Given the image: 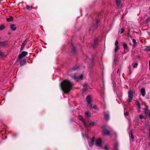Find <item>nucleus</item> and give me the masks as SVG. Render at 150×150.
I'll return each mask as SVG.
<instances>
[{
    "instance_id": "34",
    "label": "nucleus",
    "mask_w": 150,
    "mask_h": 150,
    "mask_svg": "<svg viewBox=\"0 0 150 150\" xmlns=\"http://www.w3.org/2000/svg\"><path fill=\"white\" fill-rule=\"evenodd\" d=\"M146 21H150V17H149L146 19Z\"/></svg>"
},
{
    "instance_id": "13",
    "label": "nucleus",
    "mask_w": 150,
    "mask_h": 150,
    "mask_svg": "<svg viewBox=\"0 0 150 150\" xmlns=\"http://www.w3.org/2000/svg\"><path fill=\"white\" fill-rule=\"evenodd\" d=\"M26 63V60L25 59H24L21 61L20 65L21 66H23Z\"/></svg>"
},
{
    "instance_id": "6",
    "label": "nucleus",
    "mask_w": 150,
    "mask_h": 150,
    "mask_svg": "<svg viewBox=\"0 0 150 150\" xmlns=\"http://www.w3.org/2000/svg\"><path fill=\"white\" fill-rule=\"evenodd\" d=\"M28 52L25 51L22 52L18 56L19 59H21L23 57L25 56L27 54Z\"/></svg>"
},
{
    "instance_id": "4",
    "label": "nucleus",
    "mask_w": 150,
    "mask_h": 150,
    "mask_svg": "<svg viewBox=\"0 0 150 150\" xmlns=\"http://www.w3.org/2000/svg\"><path fill=\"white\" fill-rule=\"evenodd\" d=\"M79 119L83 123L85 127H88V126L87 125V124L85 122L84 119L82 116H79Z\"/></svg>"
},
{
    "instance_id": "26",
    "label": "nucleus",
    "mask_w": 150,
    "mask_h": 150,
    "mask_svg": "<svg viewBox=\"0 0 150 150\" xmlns=\"http://www.w3.org/2000/svg\"><path fill=\"white\" fill-rule=\"evenodd\" d=\"M132 42L134 45H137V42L134 39H133Z\"/></svg>"
},
{
    "instance_id": "14",
    "label": "nucleus",
    "mask_w": 150,
    "mask_h": 150,
    "mask_svg": "<svg viewBox=\"0 0 150 150\" xmlns=\"http://www.w3.org/2000/svg\"><path fill=\"white\" fill-rule=\"evenodd\" d=\"M11 30L15 31L16 29V27L14 24H12L11 25Z\"/></svg>"
},
{
    "instance_id": "2",
    "label": "nucleus",
    "mask_w": 150,
    "mask_h": 150,
    "mask_svg": "<svg viewBox=\"0 0 150 150\" xmlns=\"http://www.w3.org/2000/svg\"><path fill=\"white\" fill-rule=\"evenodd\" d=\"M132 91H129L128 93V97L129 101H131L132 99L133 95Z\"/></svg>"
},
{
    "instance_id": "1",
    "label": "nucleus",
    "mask_w": 150,
    "mask_h": 150,
    "mask_svg": "<svg viewBox=\"0 0 150 150\" xmlns=\"http://www.w3.org/2000/svg\"><path fill=\"white\" fill-rule=\"evenodd\" d=\"M61 86L63 91L65 93H68L71 89L73 85L69 81L65 80L61 83Z\"/></svg>"
},
{
    "instance_id": "41",
    "label": "nucleus",
    "mask_w": 150,
    "mask_h": 150,
    "mask_svg": "<svg viewBox=\"0 0 150 150\" xmlns=\"http://www.w3.org/2000/svg\"><path fill=\"white\" fill-rule=\"evenodd\" d=\"M149 63H150V60H149Z\"/></svg>"
},
{
    "instance_id": "28",
    "label": "nucleus",
    "mask_w": 150,
    "mask_h": 150,
    "mask_svg": "<svg viewBox=\"0 0 150 150\" xmlns=\"http://www.w3.org/2000/svg\"><path fill=\"white\" fill-rule=\"evenodd\" d=\"M137 108L138 110H139L140 109V105L139 103L137 104Z\"/></svg>"
},
{
    "instance_id": "5",
    "label": "nucleus",
    "mask_w": 150,
    "mask_h": 150,
    "mask_svg": "<svg viewBox=\"0 0 150 150\" xmlns=\"http://www.w3.org/2000/svg\"><path fill=\"white\" fill-rule=\"evenodd\" d=\"M72 78L74 79L76 81H77L80 79H81L83 77V75H81L79 76L76 77L75 76H73L72 77Z\"/></svg>"
},
{
    "instance_id": "10",
    "label": "nucleus",
    "mask_w": 150,
    "mask_h": 150,
    "mask_svg": "<svg viewBox=\"0 0 150 150\" xmlns=\"http://www.w3.org/2000/svg\"><path fill=\"white\" fill-rule=\"evenodd\" d=\"M140 91L142 96L143 97H144L146 94L145 89L143 88H141L140 90Z\"/></svg>"
},
{
    "instance_id": "24",
    "label": "nucleus",
    "mask_w": 150,
    "mask_h": 150,
    "mask_svg": "<svg viewBox=\"0 0 150 150\" xmlns=\"http://www.w3.org/2000/svg\"><path fill=\"white\" fill-rule=\"evenodd\" d=\"M26 8L29 10H30L32 9V6H27Z\"/></svg>"
},
{
    "instance_id": "9",
    "label": "nucleus",
    "mask_w": 150,
    "mask_h": 150,
    "mask_svg": "<svg viewBox=\"0 0 150 150\" xmlns=\"http://www.w3.org/2000/svg\"><path fill=\"white\" fill-rule=\"evenodd\" d=\"M95 138L93 137L91 139L89 143V145L90 147L92 146L93 144Z\"/></svg>"
},
{
    "instance_id": "8",
    "label": "nucleus",
    "mask_w": 150,
    "mask_h": 150,
    "mask_svg": "<svg viewBox=\"0 0 150 150\" xmlns=\"http://www.w3.org/2000/svg\"><path fill=\"white\" fill-rule=\"evenodd\" d=\"M96 145L98 146H101L102 141L99 138L96 140Z\"/></svg>"
},
{
    "instance_id": "44",
    "label": "nucleus",
    "mask_w": 150,
    "mask_h": 150,
    "mask_svg": "<svg viewBox=\"0 0 150 150\" xmlns=\"http://www.w3.org/2000/svg\"><path fill=\"white\" fill-rule=\"evenodd\" d=\"M149 17H150V16Z\"/></svg>"
},
{
    "instance_id": "18",
    "label": "nucleus",
    "mask_w": 150,
    "mask_h": 150,
    "mask_svg": "<svg viewBox=\"0 0 150 150\" xmlns=\"http://www.w3.org/2000/svg\"><path fill=\"white\" fill-rule=\"evenodd\" d=\"M6 20L10 22V21H12L13 20V19L12 17L11 16H10V18H7L6 19Z\"/></svg>"
},
{
    "instance_id": "33",
    "label": "nucleus",
    "mask_w": 150,
    "mask_h": 150,
    "mask_svg": "<svg viewBox=\"0 0 150 150\" xmlns=\"http://www.w3.org/2000/svg\"><path fill=\"white\" fill-rule=\"evenodd\" d=\"M93 108L95 109H97V107L96 105L93 106Z\"/></svg>"
},
{
    "instance_id": "31",
    "label": "nucleus",
    "mask_w": 150,
    "mask_h": 150,
    "mask_svg": "<svg viewBox=\"0 0 150 150\" xmlns=\"http://www.w3.org/2000/svg\"><path fill=\"white\" fill-rule=\"evenodd\" d=\"M139 118L140 119H142L144 118V117L142 115H140L139 116Z\"/></svg>"
},
{
    "instance_id": "16",
    "label": "nucleus",
    "mask_w": 150,
    "mask_h": 150,
    "mask_svg": "<svg viewBox=\"0 0 150 150\" xmlns=\"http://www.w3.org/2000/svg\"><path fill=\"white\" fill-rule=\"evenodd\" d=\"M85 115L87 117H90L91 116L90 113L88 111L85 112Z\"/></svg>"
},
{
    "instance_id": "15",
    "label": "nucleus",
    "mask_w": 150,
    "mask_h": 150,
    "mask_svg": "<svg viewBox=\"0 0 150 150\" xmlns=\"http://www.w3.org/2000/svg\"><path fill=\"white\" fill-rule=\"evenodd\" d=\"M96 124V123L93 121L89 123V126L90 127H93Z\"/></svg>"
},
{
    "instance_id": "21",
    "label": "nucleus",
    "mask_w": 150,
    "mask_h": 150,
    "mask_svg": "<svg viewBox=\"0 0 150 150\" xmlns=\"http://www.w3.org/2000/svg\"><path fill=\"white\" fill-rule=\"evenodd\" d=\"M5 28L4 26L3 25H0V30H2L4 29Z\"/></svg>"
},
{
    "instance_id": "29",
    "label": "nucleus",
    "mask_w": 150,
    "mask_h": 150,
    "mask_svg": "<svg viewBox=\"0 0 150 150\" xmlns=\"http://www.w3.org/2000/svg\"><path fill=\"white\" fill-rule=\"evenodd\" d=\"M118 41L117 40H116L115 43V46H118Z\"/></svg>"
},
{
    "instance_id": "17",
    "label": "nucleus",
    "mask_w": 150,
    "mask_h": 150,
    "mask_svg": "<svg viewBox=\"0 0 150 150\" xmlns=\"http://www.w3.org/2000/svg\"><path fill=\"white\" fill-rule=\"evenodd\" d=\"M129 134L130 137L132 139L134 138V136L132 134V130H131L129 131Z\"/></svg>"
},
{
    "instance_id": "40",
    "label": "nucleus",
    "mask_w": 150,
    "mask_h": 150,
    "mask_svg": "<svg viewBox=\"0 0 150 150\" xmlns=\"http://www.w3.org/2000/svg\"><path fill=\"white\" fill-rule=\"evenodd\" d=\"M2 53V52H0V54H1Z\"/></svg>"
},
{
    "instance_id": "23",
    "label": "nucleus",
    "mask_w": 150,
    "mask_h": 150,
    "mask_svg": "<svg viewBox=\"0 0 150 150\" xmlns=\"http://www.w3.org/2000/svg\"><path fill=\"white\" fill-rule=\"evenodd\" d=\"M123 46L124 49H127V45L125 43H123Z\"/></svg>"
},
{
    "instance_id": "27",
    "label": "nucleus",
    "mask_w": 150,
    "mask_h": 150,
    "mask_svg": "<svg viewBox=\"0 0 150 150\" xmlns=\"http://www.w3.org/2000/svg\"><path fill=\"white\" fill-rule=\"evenodd\" d=\"M138 65V64L137 63H135L133 65V67H134V68H136L137 67V66Z\"/></svg>"
},
{
    "instance_id": "30",
    "label": "nucleus",
    "mask_w": 150,
    "mask_h": 150,
    "mask_svg": "<svg viewBox=\"0 0 150 150\" xmlns=\"http://www.w3.org/2000/svg\"><path fill=\"white\" fill-rule=\"evenodd\" d=\"M124 31V30L122 28H121L120 30V33H122Z\"/></svg>"
},
{
    "instance_id": "20",
    "label": "nucleus",
    "mask_w": 150,
    "mask_h": 150,
    "mask_svg": "<svg viewBox=\"0 0 150 150\" xmlns=\"http://www.w3.org/2000/svg\"><path fill=\"white\" fill-rule=\"evenodd\" d=\"M6 44V42H0V46H4Z\"/></svg>"
},
{
    "instance_id": "22",
    "label": "nucleus",
    "mask_w": 150,
    "mask_h": 150,
    "mask_svg": "<svg viewBox=\"0 0 150 150\" xmlns=\"http://www.w3.org/2000/svg\"><path fill=\"white\" fill-rule=\"evenodd\" d=\"M105 118L106 120H108L109 119V116L108 115L105 114Z\"/></svg>"
},
{
    "instance_id": "43",
    "label": "nucleus",
    "mask_w": 150,
    "mask_h": 150,
    "mask_svg": "<svg viewBox=\"0 0 150 150\" xmlns=\"http://www.w3.org/2000/svg\"><path fill=\"white\" fill-rule=\"evenodd\" d=\"M116 150H118L117 149H116Z\"/></svg>"
},
{
    "instance_id": "39",
    "label": "nucleus",
    "mask_w": 150,
    "mask_h": 150,
    "mask_svg": "<svg viewBox=\"0 0 150 150\" xmlns=\"http://www.w3.org/2000/svg\"><path fill=\"white\" fill-rule=\"evenodd\" d=\"M119 69L118 70V71H117V73L118 74V72H119Z\"/></svg>"
},
{
    "instance_id": "12",
    "label": "nucleus",
    "mask_w": 150,
    "mask_h": 150,
    "mask_svg": "<svg viewBox=\"0 0 150 150\" xmlns=\"http://www.w3.org/2000/svg\"><path fill=\"white\" fill-rule=\"evenodd\" d=\"M144 113L150 117V110H148L147 108H146L144 109Z\"/></svg>"
},
{
    "instance_id": "36",
    "label": "nucleus",
    "mask_w": 150,
    "mask_h": 150,
    "mask_svg": "<svg viewBox=\"0 0 150 150\" xmlns=\"http://www.w3.org/2000/svg\"><path fill=\"white\" fill-rule=\"evenodd\" d=\"M87 86V84L85 83L84 84V87H86Z\"/></svg>"
},
{
    "instance_id": "42",
    "label": "nucleus",
    "mask_w": 150,
    "mask_h": 150,
    "mask_svg": "<svg viewBox=\"0 0 150 150\" xmlns=\"http://www.w3.org/2000/svg\"><path fill=\"white\" fill-rule=\"evenodd\" d=\"M149 10H150V7H149Z\"/></svg>"
},
{
    "instance_id": "3",
    "label": "nucleus",
    "mask_w": 150,
    "mask_h": 150,
    "mask_svg": "<svg viewBox=\"0 0 150 150\" xmlns=\"http://www.w3.org/2000/svg\"><path fill=\"white\" fill-rule=\"evenodd\" d=\"M86 100L88 103V104L89 105V106L90 107H92V105L91 104V99L90 96H88L86 97Z\"/></svg>"
},
{
    "instance_id": "11",
    "label": "nucleus",
    "mask_w": 150,
    "mask_h": 150,
    "mask_svg": "<svg viewBox=\"0 0 150 150\" xmlns=\"http://www.w3.org/2000/svg\"><path fill=\"white\" fill-rule=\"evenodd\" d=\"M27 43V40H25L23 42V43L22 45H21V49H20V51H22V50L23 49L24 47L25 46V45Z\"/></svg>"
},
{
    "instance_id": "35",
    "label": "nucleus",
    "mask_w": 150,
    "mask_h": 150,
    "mask_svg": "<svg viewBox=\"0 0 150 150\" xmlns=\"http://www.w3.org/2000/svg\"><path fill=\"white\" fill-rule=\"evenodd\" d=\"M94 42H95V43L96 44L97 43V39H96V40H95Z\"/></svg>"
},
{
    "instance_id": "38",
    "label": "nucleus",
    "mask_w": 150,
    "mask_h": 150,
    "mask_svg": "<svg viewBox=\"0 0 150 150\" xmlns=\"http://www.w3.org/2000/svg\"><path fill=\"white\" fill-rule=\"evenodd\" d=\"M149 69L150 70V63H149Z\"/></svg>"
},
{
    "instance_id": "19",
    "label": "nucleus",
    "mask_w": 150,
    "mask_h": 150,
    "mask_svg": "<svg viewBox=\"0 0 150 150\" xmlns=\"http://www.w3.org/2000/svg\"><path fill=\"white\" fill-rule=\"evenodd\" d=\"M116 3L117 4V6H119L120 4H121V1L120 0H116Z\"/></svg>"
},
{
    "instance_id": "7",
    "label": "nucleus",
    "mask_w": 150,
    "mask_h": 150,
    "mask_svg": "<svg viewBox=\"0 0 150 150\" xmlns=\"http://www.w3.org/2000/svg\"><path fill=\"white\" fill-rule=\"evenodd\" d=\"M103 134L104 135H110V132L106 128H104L102 130Z\"/></svg>"
},
{
    "instance_id": "25",
    "label": "nucleus",
    "mask_w": 150,
    "mask_h": 150,
    "mask_svg": "<svg viewBox=\"0 0 150 150\" xmlns=\"http://www.w3.org/2000/svg\"><path fill=\"white\" fill-rule=\"evenodd\" d=\"M119 49V46H115V52H116Z\"/></svg>"
},
{
    "instance_id": "32",
    "label": "nucleus",
    "mask_w": 150,
    "mask_h": 150,
    "mask_svg": "<svg viewBox=\"0 0 150 150\" xmlns=\"http://www.w3.org/2000/svg\"><path fill=\"white\" fill-rule=\"evenodd\" d=\"M104 149L106 150H108V148L107 145H105L104 146Z\"/></svg>"
},
{
    "instance_id": "37",
    "label": "nucleus",
    "mask_w": 150,
    "mask_h": 150,
    "mask_svg": "<svg viewBox=\"0 0 150 150\" xmlns=\"http://www.w3.org/2000/svg\"><path fill=\"white\" fill-rule=\"evenodd\" d=\"M128 115V112H127L125 114V116H127Z\"/></svg>"
}]
</instances>
